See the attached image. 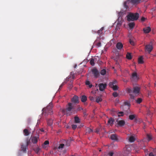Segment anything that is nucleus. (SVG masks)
Masks as SVG:
<instances>
[{
	"label": "nucleus",
	"instance_id": "09e8293b",
	"mask_svg": "<svg viewBox=\"0 0 156 156\" xmlns=\"http://www.w3.org/2000/svg\"><path fill=\"white\" fill-rule=\"evenodd\" d=\"M77 127V126L76 125H72V127L73 129H75Z\"/></svg>",
	"mask_w": 156,
	"mask_h": 156
},
{
	"label": "nucleus",
	"instance_id": "8fccbe9b",
	"mask_svg": "<svg viewBox=\"0 0 156 156\" xmlns=\"http://www.w3.org/2000/svg\"><path fill=\"white\" fill-rule=\"evenodd\" d=\"M97 33L99 34H102V31H101L100 30H99L97 32Z\"/></svg>",
	"mask_w": 156,
	"mask_h": 156
},
{
	"label": "nucleus",
	"instance_id": "052dcab7",
	"mask_svg": "<svg viewBox=\"0 0 156 156\" xmlns=\"http://www.w3.org/2000/svg\"><path fill=\"white\" fill-rule=\"evenodd\" d=\"M73 86L72 84H69V89H71L73 87Z\"/></svg>",
	"mask_w": 156,
	"mask_h": 156
},
{
	"label": "nucleus",
	"instance_id": "0e129e2a",
	"mask_svg": "<svg viewBox=\"0 0 156 156\" xmlns=\"http://www.w3.org/2000/svg\"><path fill=\"white\" fill-rule=\"evenodd\" d=\"M104 27H101V29H100V30L101 31H102V30H103V29H104Z\"/></svg>",
	"mask_w": 156,
	"mask_h": 156
},
{
	"label": "nucleus",
	"instance_id": "a18cd8bd",
	"mask_svg": "<svg viewBox=\"0 0 156 156\" xmlns=\"http://www.w3.org/2000/svg\"><path fill=\"white\" fill-rule=\"evenodd\" d=\"M112 95L114 97H116L118 95V94L116 92H114L113 93Z\"/></svg>",
	"mask_w": 156,
	"mask_h": 156
},
{
	"label": "nucleus",
	"instance_id": "f704fd0d",
	"mask_svg": "<svg viewBox=\"0 0 156 156\" xmlns=\"http://www.w3.org/2000/svg\"><path fill=\"white\" fill-rule=\"evenodd\" d=\"M86 85H89V87L90 88H91L92 87V84L90 83V82L89 81H87L86 82Z\"/></svg>",
	"mask_w": 156,
	"mask_h": 156
},
{
	"label": "nucleus",
	"instance_id": "5fc2aeb1",
	"mask_svg": "<svg viewBox=\"0 0 156 156\" xmlns=\"http://www.w3.org/2000/svg\"><path fill=\"white\" fill-rule=\"evenodd\" d=\"M145 19H146V18L145 17H142L141 18V20L142 21L144 22V21H145Z\"/></svg>",
	"mask_w": 156,
	"mask_h": 156
},
{
	"label": "nucleus",
	"instance_id": "338daca9",
	"mask_svg": "<svg viewBox=\"0 0 156 156\" xmlns=\"http://www.w3.org/2000/svg\"><path fill=\"white\" fill-rule=\"evenodd\" d=\"M40 130L41 132H44V130L43 129H40Z\"/></svg>",
	"mask_w": 156,
	"mask_h": 156
},
{
	"label": "nucleus",
	"instance_id": "cd10ccee",
	"mask_svg": "<svg viewBox=\"0 0 156 156\" xmlns=\"http://www.w3.org/2000/svg\"><path fill=\"white\" fill-rule=\"evenodd\" d=\"M126 58L128 59H132V55L131 53H127L126 55Z\"/></svg>",
	"mask_w": 156,
	"mask_h": 156
},
{
	"label": "nucleus",
	"instance_id": "9d476101",
	"mask_svg": "<svg viewBox=\"0 0 156 156\" xmlns=\"http://www.w3.org/2000/svg\"><path fill=\"white\" fill-rule=\"evenodd\" d=\"M92 72L95 77L97 78L99 76V73L98 70L95 68L92 69Z\"/></svg>",
	"mask_w": 156,
	"mask_h": 156
},
{
	"label": "nucleus",
	"instance_id": "c9c22d12",
	"mask_svg": "<svg viewBox=\"0 0 156 156\" xmlns=\"http://www.w3.org/2000/svg\"><path fill=\"white\" fill-rule=\"evenodd\" d=\"M106 73V70L105 69H103L101 70L100 73L102 75H104Z\"/></svg>",
	"mask_w": 156,
	"mask_h": 156
},
{
	"label": "nucleus",
	"instance_id": "39448f33",
	"mask_svg": "<svg viewBox=\"0 0 156 156\" xmlns=\"http://www.w3.org/2000/svg\"><path fill=\"white\" fill-rule=\"evenodd\" d=\"M145 50L148 52V53L150 54L153 49L152 42L151 41L149 44H146L145 46Z\"/></svg>",
	"mask_w": 156,
	"mask_h": 156
},
{
	"label": "nucleus",
	"instance_id": "6ab92c4d",
	"mask_svg": "<svg viewBox=\"0 0 156 156\" xmlns=\"http://www.w3.org/2000/svg\"><path fill=\"white\" fill-rule=\"evenodd\" d=\"M125 14V11H120L119 13L118 14L119 17L118 18V20H119L120 18V20H121L122 18V16L124 14Z\"/></svg>",
	"mask_w": 156,
	"mask_h": 156
},
{
	"label": "nucleus",
	"instance_id": "58836bf2",
	"mask_svg": "<svg viewBox=\"0 0 156 156\" xmlns=\"http://www.w3.org/2000/svg\"><path fill=\"white\" fill-rule=\"evenodd\" d=\"M66 146L68 147L70 146V141L69 140H67L65 141Z\"/></svg>",
	"mask_w": 156,
	"mask_h": 156
},
{
	"label": "nucleus",
	"instance_id": "4468645a",
	"mask_svg": "<svg viewBox=\"0 0 156 156\" xmlns=\"http://www.w3.org/2000/svg\"><path fill=\"white\" fill-rule=\"evenodd\" d=\"M116 46L118 50H121L123 47V45L121 42H119L116 44Z\"/></svg>",
	"mask_w": 156,
	"mask_h": 156
},
{
	"label": "nucleus",
	"instance_id": "3c124183",
	"mask_svg": "<svg viewBox=\"0 0 156 156\" xmlns=\"http://www.w3.org/2000/svg\"><path fill=\"white\" fill-rule=\"evenodd\" d=\"M156 154H154L152 152H150L149 154V156H154Z\"/></svg>",
	"mask_w": 156,
	"mask_h": 156
},
{
	"label": "nucleus",
	"instance_id": "dca6fc26",
	"mask_svg": "<svg viewBox=\"0 0 156 156\" xmlns=\"http://www.w3.org/2000/svg\"><path fill=\"white\" fill-rule=\"evenodd\" d=\"M124 105L125 106H127L128 109L127 111V112L128 114L130 112V110L129 109V107L130 106V104L129 102L128 101H126L124 102Z\"/></svg>",
	"mask_w": 156,
	"mask_h": 156
},
{
	"label": "nucleus",
	"instance_id": "a19ab883",
	"mask_svg": "<svg viewBox=\"0 0 156 156\" xmlns=\"http://www.w3.org/2000/svg\"><path fill=\"white\" fill-rule=\"evenodd\" d=\"M90 63L91 65L94 66V58H91L90 60Z\"/></svg>",
	"mask_w": 156,
	"mask_h": 156
},
{
	"label": "nucleus",
	"instance_id": "4be33fe9",
	"mask_svg": "<svg viewBox=\"0 0 156 156\" xmlns=\"http://www.w3.org/2000/svg\"><path fill=\"white\" fill-rule=\"evenodd\" d=\"M49 144V142L48 140L45 141L43 144L42 145V147L44 148H45L47 147V145H48Z\"/></svg>",
	"mask_w": 156,
	"mask_h": 156
},
{
	"label": "nucleus",
	"instance_id": "423d86ee",
	"mask_svg": "<svg viewBox=\"0 0 156 156\" xmlns=\"http://www.w3.org/2000/svg\"><path fill=\"white\" fill-rule=\"evenodd\" d=\"M117 83V81L115 80L110 82L109 84V86L110 87L112 88L114 90H116L118 89V86L115 85Z\"/></svg>",
	"mask_w": 156,
	"mask_h": 156
},
{
	"label": "nucleus",
	"instance_id": "c03bdc74",
	"mask_svg": "<svg viewBox=\"0 0 156 156\" xmlns=\"http://www.w3.org/2000/svg\"><path fill=\"white\" fill-rule=\"evenodd\" d=\"M118 114V116L119 117L122 116L124 115V113L122 112H119Z\"/></svg>",
	"mask_w": 156,
	"mask_h": 156
},
{
	"label": "nucleus",
	"instance_id": "4c0bfd02",
	"mask_svg": "<svg viewBox=\"0 0 156 156\" xmlns=\"http://www.w3.org/2000/svg\"><path fill=\"white\" fill-rule=\"evenodd\" d=\"M136 101L137 103L140 104L142 102V99L141 98H139Z\"/></svg>",
	"mask_w": 156,
	"mask_h": 156
},
{
	"label": "nucleus",
	"instance_id": "de8ad7c7",
	"mask_svg": "<svg viewBox=\"0 0 156 156\" xmlns=\"http://www.w3.org/2000/svg\"><path fill=\"white\" fill-rule=\"evenodd\" d=\"M129 42L131 44H132V45H134V43L131 39H129Z\"/></svg>",
	"mask_w": 156,
	"mask_h": 156
},
{
	"label": "nucleus",
	"instance_id": "ddd939ff",
	"mask_svg": "<svg viewBox=\"0 0 156 156\" xmlns=\"http://www.w3.org/2000/svg\"><path fill=\"white\" fill-rule=\"evenodd\" d=\"M29 144V142L27 141V143L25 145H21V149L22 151L23 152H25L26 151V149L27 147V146Z\"/></svg>",
	"mask_w": 156,
	"mask_h": 156
},
{
	"label": "nucleus",
	"instance_id": "393cba45",
	"mask_svg": "<svg viewBox=\"0 0 156 156\" xmlns=\"http://www.w3.org/2000/svg\"><path fill=\"white\" fill-rule=\"evenodd\" d=\"M74 121L76 123H79L80 122V120L78 117L76 116L74 117Z\"/></svg>",
	"mask_w": 156,
	"mask_h": 156
},
{
	"label": "nucleus",
	"instance_id": "412c9836",
	"mask_svg": "<svg viewBox=\"0 0 156 156\" xmlns=\"http://www.w3.org/2000/svg\"><path fill=\"white\" fill-rule=\"evenodd\" d=\"M141 0H131V2L133 4H137L139 3Z\"/></svg>",
	"mask_w": 156,
	"mask_h": 156
},
{
	"label": "nucleus",
	"instance_id": "6e6552de",
	"mask_svg": "<svg viewBox=\"0 0 156 156\" xmlns=\"http://www.w3.org/2000/svg\"><path fill=\"white\" fill-rule=\"evenodd\" d=\"M71 102L75 104L79 103L78 97L76 95L74 96L71 99Z\"/></svg>",
	"mask_w": 156,
	"mask_h": 156
},
{
	"label": "nucleus",
	"instance_id": "f03ea898",
	"mask_svg": "<svg viewBox=\"0 0 156 156\" xmlns=\"http://www.w3.org/2000/svg\"><path fill=\"white\" fill-rule=\"evenodd\" d=\"M52 107L53 105L52 104L50 103L46 108H43L42 110V114L45 116L48 115H52Z\"/></svg>",
	"mask_w": 156,
	"mask_h": 156
},
{
	"label": "nucleus",
	"instance_id": "13d9d810",
	"mask_svg": "<svg viewBox=\"0 0 156 156\" xmlns=\"http://www.w3.org/2000/svg\"><path fill=\"white\" fill-rule=\"evenodd\" d=\"M83 110V108H82L81 107H79L77 109V111H80L81 110Z\"/></svg>",
	"mask_w": 156,
	"mask_h": 156
},
{
	"label": "nucleus",
	"instance_id": "aec40b11",
	"mask_svg": "<svg viewBox=\"0 0 156 156\" xmlns=\"http://www.w3.org/2000/svg\"><path fill=\"white\" fill-rule=\"evenodd\" d=\"M114 121V119L112 118H110L108 121V123L111 126H112L113 124Z\"/></svg>",
	"mask_w": 156,
	"mask_h": 156
},
{
	"label": "nucleus",
	"instance_id": "e433bc0d",
	"mask_svg": "<svg viewBox=\"0 0 156 156\" xmlns=\"http://www.w3.org/2000/svg\"><path fill=\"white\" fill-rule=\"evenodd\" d=\"M127 1L125 2L124 3V6L126 10H127L129 8L128 6L127 5Z\"/></svg>",
	"mask_w": 156,
	"mask_h": 156
},
{
	"label": "nucleus",
	"instance_id": "9b49d317",
	"mask_svg": "<svg viewBox=\"0 0 156 156\" xmlns=\"http://www.w3.org/2000/svg\"><path fill=\"white\" fill-rule=\"evenodd\" d=\"M153 138L152 135L151 134H147L145 139H143L144 141H145V139H146L148 142H149L151 140H152Z\"/></svg>",
	"mask_w": 156,
	"mask_h": 156
},
{
	"label": "nucleus",
	"instance_id": "c756f323",
	"mask_svg": "<svg viewBox=\"0 0 156 156\" xmlns=\"http://www.w3.org/2000/svg\"><path fill=\"white\" fill-rule=\"evenodd\" d=\"M119 20H119H118V21L116 26V27H120L122 23V21L121 20L120 21Z\"/></svg>",
	"mask_w": 156,
	"mask_h": 156
},
{
	"label": "nucleus",
	"instance_id": "20e7f679",
	"mask_svg": "<svg viewBox=\"0 0 156 156\" xmlns=\"http://www.w3.org/2000/svg\"><path fill=\"white\" fill-rule=\"evenodd\" d=\"M114 52L116 55L115 57H114V60L115 61V63L117 65H119V62L120 61V57L121 56L119 54V51L116 49H115L114 50Z\"/></svg>",
	"mask_w": 156,
	"mask_h": 156
},
{
	"label": "nucleus",
	"instance_id": "774afa93",
	"mask_svg": "<svg viewBox=\"0 0 156 156\" xmlns=\"http://www.w3.org/2000/svg\"><path fill=\"white\" fill-rule=\"evenodd\" d=\"M153 152H154V153H155L156 152V150H154V151H153Z\"/></svg>",
	"mask_w": 156,
	"mask_h": 156
},
{
	"label": "nucleus",
	"instance_id": "79ce46f5",
	"mask_svg": "<svg viewBox=\"0 0 156 156\" xmlns=\"http://www.w3.org/2000/svg\"><path fill=\"white\" fill-rule=\"evenodd\" d=\"M64 146V144H59V146L58 147V148L59 149H62V148H63Z\"/></svg>",
	"mask_w": 156,
	"mask_h": 156
},
{
	"label": "nucleus",
	"instance_id": "1a4fd4ad",
	"mask_svg": "<svg viewBox=\"0 0 156 156\" xmlns=\"http://www.w3.org/2000/svg\"><path fill=\"white\" fill-rule=\"evenodd\" d=\"M140 88L138 87H135L133 88V93L135 94H138L139 93Z\"/></svg>",
	"mask_w": 156,
	"mask_h": 156
},
{
	"label": "nucleus",
	"instance_id": "f257e3e1",
	"mask_svg": "<svg viewBox=\"0 0 156 156\" xmlns=\"http://www.w3.org/2000/svg\"><path fill=\"white\" fill-rule=\"evenodd\" d=\"M63 113H66L67 116L75 114L77 112L75 105L72 103H69L66 109L62 110Z\"/></svg>",
	"mask_w": 156,
	"mask_h": 156
},
{
	"label": "nucleus",
	"instance_id": "49530a36",
	"mask_svg": "<svg viewBox=\"0 0 156 156\" xmlns=\"http://www.w3.org/2000/svg\"><path fill=\"white\" fill-rule=\"evenodd\" d=\"M34 150H35V151L36 152V153H38L40 151V149L39 147H37Z\"/></svg>",
	"mask_w": 156,
	"mask_h": 156
},
{
	"label": "nucleus",
	"instance_id": "ea45409f",
	"mask_svg": "<svg viewBox=\"0 0 156 156\" xmlns=\"http://www.w3.org/2000/svg\"><path fill=\"white\" fill-rule=\"evenodd\" d=\"M135 115H130L129 116V118L130 119L132 120L135 118Z\"/></svg>",
	"mask_w": 156,
	"mask_h": 156
},
{
	"label": "nucleus",
	"instance_id": "864d4df0",
	"mask_svg": "<svg viewBox=\"0 0 156 156\" xmlns=\"http://www.w3.org/2000/svg\"><path fill=\"white\" fill-rule=\"evenodd\" d=\"M130 98L131 99H134V96L133 95H132V94H130Z\"/></svg>",
	"mask_w": 156,
	"mask_h": 156
},
{
	"label": "nucleus",
	"instance_id": "5701e85b",
	"mask_svg": "<svg viewBox=\"0 0 156 156\" xmlns=\"http://www.w3.org/2000/svg\"><path fill=\"white\" fill-rule=\"evenodd\" d=\"M132 78L135 80H138V77L137 73L136 72L133 73L132 74Z\"/></svg>",
	"mask_w": 156,
	"mask_h": 156
},
{
	"label": "nucleus",
	"instance_id": "72a5a7b5",
	"mask_svg": "<svg viewBox=\"0 0 156 156\" xmlns=\"http://www.w3.org/2000/svg\"><path fill=\"white\" fill-rule=\"evenodd\" d=\"M102 101V98L99 97H97L96 100V101L97 103H99Z\"/></svg>",
	"mask_w": 156,
	"mask_h": 156
},
{
	"label": "nucleus",
	"instance_id": "f8f14e48",
	"mask_svg": "<svg viewBox=\"0 0 156 156\" xmlns=\"http://www.w3.org/2000/svg\"><path fill=\"white\" fill-rule=\"evenodd\" d=\"M39 138V136H34L31 137V141L34 144H36L38 141V139Z\"/></svg>",
	"mask_w": 156,
	"mask_h": 156
},
{
	"label": "nucleus",
	"instance_id": "a878e982",
	"mask_svg": "<svg viewBox=\"0 0 156 156\" xmlns=\"http://www.w3.org/2000/svg\"><path fill=\"white\" fill-rule=\"evenodd\" d=\"M24 134L26 136H28L29 134V132L28 130L27 129H25L23 131Z\"/></svg>",
	"mask_w": 156,
	"mask_h": 156
},
{
	"label": "nucleus",
	"instance_id": "7ed1b4c3",
	"mask_svg": "<svg viewBox=\"0 0 156 156\" xmlns=\"http://www.w3.org/2000/svg\"><path fill=\"white\" fill-rule=\"evenodd\" d=\"M128 21H133L138 20L139 17V14L137 13H133L130 12L126 16Z\"/></svg>",
	"mask_w": 156,
	"mask_h": 156
},
{
	"label": "nucleus",
	"instance_id": "bb28decb",
	"mask_svg": "<svg viewBox=\"0 0 156 156\" xmlns=\"http://www.w3.org/2000/svg\"><path fill=\"white\" fill-rule=\"evenodd\" d=\"M143 57L142 56H141L138 59V63L139 64H143L144 63V61L143 60Z\"/></svg>",
	"mask_w": 156,
	"mask_h": 156
},
{
	"label": "nucleus",
	"instance_id": "6e6d98bb",
	"mask_svg": "<svg viewBox=\"0 0 156 156\" xmlns=\"http://www.w3.org/2000/svg\"><path fill=\"white\" fill-rule=\"evenodd\" d=\"M113 154V153L112 152H110L109 153V155L110 156H112Z\"/></svg>",
	"mask_w": 156,
	"mask_h": 156
},
{
	"label": "nucleus",
	"instance_id": "603ef678",
	"mask_svg": "<svg viewBox=\"0 0 156 156\" xmlns=\"http://www.w3.org/2000/svg\"><path fill=\"white\" fill-rule=\"evenodd\" d=\"M89 99L90 101H93L94 100V98L93 96H90L89 97Z\"/></svg>",
	"mask_w": 156,
	"mask_h": 156
},
{
	"label": "nucleus",
	"instance_id": "bf43d9fd",
	"mask_svg": "<svg viewBox=\"0 0 156 156\" xmlns=\"http://www.w3.org/2000/svg\"><path fill=\"white\" fill-rule=\"evenodd\" d=\"M64 82H63L62 83V84L60 85V86L59 87V89H60V88H61L64 85Z\"/></svg>",
	"mask_w": 156,
	"mask_h": 156
},
{
	"label": "nucleus",
	"instance_id": "473e14b6",
	"mask_svg": "<svg viewBox=\"0 0 156 156\" xmlns=\"http://www.w3.org/2000/svg\"><path fill=\"white\" fill-rule=\"evenodd\" d=\"M126 91L128 93H131L133 92V90L130 88H127L126 89Z\"/></svg>",
	"mask_w": 156,
	"mask_h": 156
},
{
	"label": "nucleus",
	"instance_id": "2eb2a0df",
	"mask_svg": "<svg viewBox=\"0 0 156 156\" xmlns=\"http://www.w3.org/2000/svg\"><path fill=\"white\" fill-rule=\"evenodd\" d=\"M110 138L112 140L117 141L118 140L117 135L116 134H112L111 135Z\"/></svg>",
	"mask_w": 156,
	"mask_h": 156
},
{
	"label": "nucleus",
	"instance_id": "69168bd1",
	"mask_svg": "<svg viewBox=\"0 0 156 156\" xmlns=\"http://www.w3.org/2000/svg\"><path fill=\"white\" fill-rule=\"evenodd\" d=\"M104 27H101V29H100V30L101 31H102V30H103V29H104Z\"/></svg>",
	"mask_w": 156,
	"mask_h": 156
},
{
	"label": "nucleus",
	"instance_id": "b1692460",
	"mask_svg": "<svg viewBox=\"0 0 156 156\" xmlns=\"http://www.w3.org/2000/svg\"><path fill=\"white\" fill-rule=\"evenodd\" d=\"M87 100V97L85 95H83L81 97V101L83 102H84Z\"/></svg>",
	"mask_w": 156,
	"mask_h": 156
},
{
	"label": "nucleus",
	"instance_id": "e2e57ef3",
	"mask_svg": "<svg viewBox=\"0 0 156 156\" xmlns=\"http://www.w3.org/2000/svg\"><path fill=\"white\" fill-rule=\"evenodd\" d=\"M83 115L85 116V115H87V114H86V112L85 111L84 112H83Z\"/></svg>",
	"mask_w": 156,
	"mask_h": 156
},
{
	"label": "nucleus",
	"instance_id": "0eeeda50",
	"mask_svg": "<svg viewBox=\"0 0 156 156\" xmlns=\"http://www.w3.org/2000/svg\"><path fill=\"white\" fill-rule=\"evenodd\" d=\"M107 85L106 83H100L99 84L98 87L100 91H103L106 88Z\"/></svg>",
	"mask_w": 156,
	"mask_h": 156
},
{
	"label": "nucleus",
	"instance_id": "a211bd4d",
	"mask_svg": "<svg viewBox=\"0 0 156 156\" xmlns=\"http://www.w3.org/2000/svg\"><path fill=\"white\" fill-rule=\"evenodd\" d=\"M125 124V122L123 120H119L118 122V125L120 126H123Z\"/></svg>",
	"mask_w": 156,
	"mask_h": 156
},
{
	"label": "nucleus",
	"instance_id": "c85d7f7f",
	"mask_svg": "<svg viewBox=\"0 0 156 156\" xmlns=\"http://www.w3.org/2000/svg\"><path fill=\"white\" fill-rule=\"evenodd\" d=\"M53 120L51 119H49L47 120L48 125L49 126H51L52 124Z\"/></svg>",
	"mask_w": 156,
	"mask_h": 156
},
{
	"label": "nucleus",
	"instance_id": "37998d69",
	"mask_svg": "<svg viewBox=\"0 0 156 156\" xmlns=\"http://www.w3.org/2000/svg\"><path fill=\"white\" fill-rule=\"evenodd\" d=\"M87 133H90L92 132V130L89 128H87L86 129Z\"/></svg>",
	"mask_w": 156,
	"mask_h": 156
},
{
	"label": "nucleus",
	"instance_id": "2f4dec72",
	"mask_svg": "<svg viewBox=\"0 0 156 156\" xmlns=\"http://www.w3.org/2000/svg\"><path fill=\"white\" fill-rule=\"evenodd\" d=\"M135 26V23L134 22H132L129 24V27L133 29Z\"/></svg>",
	"mask_w": 156,
	"mask_h": 156
},
{
	"label": "nucleus",
	"instance_id": "680f3d73",
	"mask_svg": "<svg viewBox=\"0 0 156 156\" xmlns=\"http://www.w3.org/2000/svg\"><path fill=\"white\" fill-rule=\"evenodd\" d=\"M99 130L98 129H96L95 131V132L97 133H98L99 132Z\"/></svg>",
	"mask_w": 156,
	"mask_h": 156
},
{
	"label": "nucleus",
	"instance_id": "7c9ffc66",
	"mask_svg": "<svg viewBox=\"0 0 156 156\" xmlns=\"http://www.w3.org/2000/svg\"><path fill=\"white\" fill-rule=\"evenodd\" d=\"M129 140L130 142H133L135 140V139L133 136H132L129 137Z\"/></svg>",
	"mask_w": 156,
	"mask_h": 156
},
{
	"label": "nucleus",
	"instance_id": "f3484780",
	"mask_svg": "<svg viewBox=\"0 0 156 156\" xmlns=\"http://www.w3.org/2000/svg\"><path fill=\"white\" fill-rule=\"evenodd\" d=\"M143 30L145 33L147 34L151 31V30L150 27H147L144 28Z\"/></svg>",
	"mask_w": 156,
	"mask_h": 156
},
{
	"label": "nucleus",
	"instance_id": "4d7b16f0",
	"mask_svg": "<svg viewBox=\"0 0 156 156\" xmlns=\"http://www.w3.org/2000/svg\"><path fill=\"white\" fill-rule=\"evenodd\" d=\"M101 43L100 42H98L97 44V45L98 47H100L101 46Z\"/></svg>",
	"mask_w": 156,
	"mask_h": 156
}]
</instances>
